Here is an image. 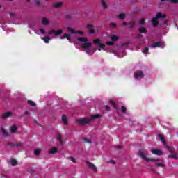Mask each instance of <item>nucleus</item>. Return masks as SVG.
Listing matches in <instances>:
<instances>
[{"mask_svg":"<svg viewBox=\"0 0 178 178\" xmlns=\"http://www.w3.org/2000/svg\"><path fill=\"white\" fill-rule=\"evenodd\" d=\"M93 44L95 45H97V48H102L103 49H104V48H105V45H108L110 47H113V45H115V42H113L112 41H107L106 44H102L101 42V39H99V38L95 39L93 40Z\"/></svg>","mask_w":178,"mask_h":178,"instance_id":"1","label":"nucleus"},{"mask_svg":"<svg viewBox=\"0 0 178 178\" xmlns=\"http://www.w3.org/2000/svg\"><path fill=\"white\" fill-rule=\"evenodd\" d=\"M165 17H166V15H162L161 13H158L156 14V16L152 19L153 27H156L158 24H159V21L158 20V19H165Z\"/></svg>","mask_w":178,"mask_h":178,"instance_id":"2","label":"nucleus"},{"mask_svg":"<svg viewBox=\"0 0 178 178\" xmlns=\"http://www.w3.org/2000/svg\"><path fill=\"white\" fill-rule=\"evenodd\" d=\"M138 156H140V158L142 159H144L147 162H151V161L152 162H158V161H159V159H149V158L145 156V154H144V152L141 150L138 151Z\"/></svg>","mask_w":178,"mask_h":178,"instance_id":"3","label":"nucleus"},{"mask_svg":"<svg viewBox=\"0 0 178 178\" xmlns=\"http://www.w3.org/2000/svg\"><path fill=\"white\" fill-rule=\"evenodd\" d=\"M63 33V29H60L58 31H55V30L52 29V30H50L48 31V34L49 35H54V34L56 35V37L60 35V34H62Z\"/></svg>","mask_w":178,"mask_h":178,"instance_id":"4","label":"nucleus"},{"mask_svg":"<svg viewBox=\"0 0 178 178\" xmlns=\"http://www.w3.org/2000/svg\"><path fill=\"white\" fill-rule=\"evenodd\" d=\"M165 148L167 151H168L169 152H170V154H172L168 155V158H172L174 159H177V154L176 152H173V150H172L169 146H165Z\"/></svg>","mask_w":178,"mask_h":178,"instance_id":"5","label":"nucleus"},{"mask_svg":"<svg viewBox=\"0 0 178 178\" xmlns=\"http://www.w3.org/2000/svg\"><path fill=\"white\" fill-rule=\"evenodd\" d=\"M86 28L88 30V33L90 34H95V26L91 24H86Z\"/></svg>","mask_w":178,"mask_h":178,"instance_id":"6","label":"nucleus"},{"mask_svg":"<svg viewBox=\"0 0 178 178\" xmlns=\"http://www.w3.org/2000/svg\"><path fill=\"white\" fill-rule=\"evenodd\" d=\"M76 122L81 126H84V124H88L90 123V120L87 118L79 119L76 120Z\"/></svg>","mask_w":178,"mask_h":178,"instance_id":"7","label":"nucleus"},{"mask_svg":"<svg viewBox=\"0 0 178 178\" xmlns=\"http://www.w3.org/2000/svg\"><path fill=\"white\" fill-rule=\"evenodd\" d=\"M7 145H9L11 148H20L22 147V143L19 142H15L14 143H7Z\"/></svg>","mask_w":178,"mask_h":178,"instance_id":"8","label":"nucleus"},{"mask_svg":"<svg viewBox=\"0 0 178 178\" xmlns=\"http://www.w3.org/2000/svg\"><path fill=\"white\" fill-rule=\"evenodd\" d=\"M67 31H70V33H72V34H80L81 35H84V32L81 31H74V29L67 27Z\"/></svg>","mask_w":178,"mask_h":178,"instance_id":"9","label":"nucleus"},{"mask_svg":"<svg viewBox=\"0 0 178 178\" xmlns=\"http://www.w3.org/2000/svg\"><path fill=\"white\" fill-rule=\"evenodd\" d=\"M86 163L88 164L89 169H91L93 172H98V169L97 168V166L94 165V163L88 161H86Z\"/></svg>","mask_w":178,"mask_h":178,"instance_id":"10","label":"nucleus"},{"mask_svg":"<svg viewBox=\"0 0 178 178\" xmlns=\"http://www.w3.org/2000/svg\"><path fill=\"white\" fill-rule=\"evenodd\" d=\"M134 78L136 79H144V74L141 71H136L134 73Z\"/></svg>","mask_w":178,"mask_h":178,"instance_id":"11","label":"nucleus"},{"mask_svg":"<svg viewBox=\"0 0 178 178\" xmlns=\"http://www.w3.org/2000/svg\"><path fill=\"white\" fill-rule=\"evenodd\" d=\"M149 47H151V48H161V47H162V42H153Z\"/></svg>","mask_w":178,"mask_h":178,"instance_id":"12","label":"nucleus"},{"mask_svg":"<svg viewBox=\"0 0 178 178\" xmlns=\"http://www.w3.org/2000/svg\"><path fill=\"white\" fill-rule=\"evenodd\" d=\"M151 152H152V154H154V155H159V156L161 155H163V152H162L159 149H152Z\"/></svg>","mask_w":178,"mask_h":178,"instance_id":"13","label":"nucleus"},{"mask_svg":"<svg viewBox=\"0 0 178 178\" xmlns=\"http://www.w3.org/2000/svg\"><path fill=\"white\" fill-rule=\"evenodd\" d=\"M92 45V43L91 42H84L82 44L81 47L84 49H88V48H90V47Z\"/></svg>","mask_w":178,"mask_h":178,"instance_id":"14","label":"nucleus"},{"mask_svg":"<svg viewBox=\"0 0 178 178\" xmlns=\"http://www.w3.org/2000/svg\"><path fill=\"white\" fill-rule=\"evenodd\" d=\"M158 137L159 138H160L161 141H162L164 146L168 147V145H166V139H165V137H163V135L161 134H159Z\"/></svg>","mask_w":178,"mask_h":178,"instance_id":"15","label":"nucleus"},{"mask_svg":"<svg viewBox=\"0 0 178 178\" xmlns=\"http://www.w3.org/2000/svg\"><path fill=\"white\" fill-rule=\"evenodd\" d=\"M57 140L59 142L60 145L63 144V139H62V134H60V133L57 134Z\"/></svg>","mask_w":178,"mask_h":178,"instance_id":"16","label":"nucleus"},{"mask_svg":"<svg viewBox=\"0 0 178 178\" xmlns=\"http://www.w3.org/2000/svg\"><path fill=\"white\" fill-rule=\"evenodd\" d=\"M58 152V147H53L49 150V154L51 155H54V154H56Z\"/></svg>","mask_w":178,"mask_h":178,"instance_id":"17","label":"nucleus"},{"mask_svg":"<svg viewBox=\"0 0 178 178\" xmlns=\"http://www.w3.org/2000/svg\"><path fill=\"white\" fill-rule=\"evenodd\" d=\"M10 116H12V113L6 112V113H3L2 118L7 119V118H10Z\"/></svg>","mask_w":178,"mask_h":178,"instance_id":"18","label":"nucleus"},{"mask_svg":"<svg viewBox=\"0 0 178 178\" xmlns=\"http://www.w3.org/2000/svg\"><path fill=\"white\" fill-rule=\"evenodd\" d=\"M65 38H66L67 40H69V41H70V40H71L70 35L68 33H65L63 35L60 36L61 40H65Z\"/></svg>","mask_w":178,"mask_h":178,"instance_id":"19","label":"nucleus"},{"mask_svg":"<svg viewBox=\"0 0 178 178\" xmlns=\"http://www.w3.org/2000/svg\"><path fill=\"white\" fill-rule=\"evenodd\" d=\"M62 5H63V2H57V3H54L53 4V8H59L62 7Z\"/></svg>","mask_w":178,"mask_h":178,"instance_id":"20","label":"nucleus"},{"mask_svg":"<svg viewBox=\"0 0 178 178\" xmlns=\"http://www.w3.org/2000/svg\"><path fill=\"white\" fill-rule=\"evenodd\" d=\"M77 40L79 41L80 42H87V41H88V38L86 37H81V38H78Z\"/></svg>","mask_w":178,"mask_h":178,"instance_id":"21","label":"nucleus"},{"mask_svg":"<svg viewBox=\"0 0 178 178\" xmlns=\"http://www.w3.org/2000/svg\"><path fill=\"white\" fill-rule=\"evenodd\" d=\"M62 122L64 123V124H68L69 120H67V118L65 115H63L62 116Z\"/></svg>","mask_w":178,"mask_h":178,"instance_id":"22","label":"nucleus"},{"mask_svg":"<svg viewBox=\"0 0 178 178\" xmlns=\"http://www.w3.org/2000/svg\"><path fill=\"white\" fill-rule=\"evenodd\" d=\"M138 31H139V33H142L143 34H147V29H145V28H144L143 26H140L138 29Z\"/></svg>","mask_w":178,"mask_h":178,"instance_id":"23","label":"nucleus"},{"mask_svg":"<svg viewBox=\"0 0 178 178\" xmlns=\"http://www.w3.org/2000/svg\"><path fill=\"white\" fill-rule=\"evenodd\" d=\"M43 41L45 44H49V41H51V38L49 36H45L42 38Z\"/></svg>","mask_w":178,"mask_h":178,"instance_id":"24","label":"nucleus"},{"mask_svg":"<svg viewBox=\"0 0 178 178\" xmlns=\"http://www.w3.org/2000/svg\"><path fill=\"white\" fill-rule=\"evenodd\" d=\"M42 23L44 26H47V24H49V20H48V19H47L46 17H44L42 20Z\"/></svg>","mask_w":178,"mask_h":178,"instance_id":"25","label":"nucleus"},{"mask_svg":"<svg viewBox=\"0 0 178 178\" xmlns=\"http://www.w3.org/2000/svg\"><path fill=\"white\" fill-rule=\"evenodd\" d=\"M83 143H85L86 144H91V143H92V140L87 138H82Z\"/></svg>","mask_w":178,"mask_h":178,"instance_id":"26","label":"nucleus"},{"mask_svg":"<svg viewBox=\"0 0 178 178\" xmlns=\"http://www.w3.org/2000/svg\"><path fill=\"white\" fill-rule=\"evenodd\" d=\"M130 29H133V27H134V26L136 25V21H131L128 23Z\"/></svg>","mask_w":178,"mask_h":178,"instance_id":"27","label":"nucleus"},{"mask_svg":"<svg viewBox=\"0 0 178 178\" xmlns=\"http://www.w3.org/2000/svg\"><path fill=\"white\" fill-rule=\"evenodd\" d=\"M111 39L112 40V41H118V40H119V37L116 35H112L111 36Z\"/></svg>","mask_w":178,"mask_h":178,"instance_id":"28","label":"nucleus"},{"mask_svg":"<svg viewBox=\"0 0 178 178\" xmlns=\"http://www.w3.org/2000/svg\"><path fill=\"white\" fill-rule=\"evenodd\" d=\"M1 133H2L3 136H4V137H8V136H9V134H8L6 130L3 128L1 129Z\"/></svg>","mask_w":178,"mask_h":178,"instance_id":"29","label":"nucleus"},{"mask_svg":"<svg viewBox=\"0 0 178 178\" xmlns=\"http://www.w3.org/2000/svg\"><path fill=\"white\" fill-rule=\"evenodd\" d=\"M118 17L120 20H124L126 18V15L124 13H121L119 15Z\"/></svg>","mask_w":178,"mask_h":178,"instance_id":"30","label":"nucleus"},{"mask_svg":"<svg viewBox=\"0 0 178 178\" xmlns=\"http://www.w3.org/2000/svg\"><path fill=\"white\" fill-rule=\"evenodd\" d=\"M16 130H17V127H16V125H13V126L10 128V131H11V133H16Z\"/></svg>","mask_w":178,"mask_h":178,"instance_id":"31","label":"nucleus"},{"mask_svg":"<svg viewBox=\"0 0 178 178\" xmlns=\"http://www.w3.org/2000/svg\"><path fill=\"white\" fill-rule=\"evenodd\" d=\"M110 104L113 106L114 109H118V106L116 105V103L113 102V100H110Z\"/></svg>","mask_w":178,"mask_h":178,"instance_id":"32","label":"nucleus"},{"mask_svg":"<svg viewBox=\"0 0 178 178\" xmlns=\"http://www.w3.org/2000/svg\"><path fill=\"white\" fill-rule=\"evenodd\" d=\"M11 165L12 166H16L17 165V161L15 159H11Z\"/></svg>","mask_w":178,"mask_h":178,"instance_id":"33","label":"nucleus"},{"mask_svg":"<svg viewBox=\"0 0 178 178\" xmlns=\"http://www.w3.org/2000/svg\"><path fill=\"white\" fill-rule=\"evenodd\" d=\"M29 105H31V106H35L37 104L33 102L32 100H28Z\"/></svg>","mask_w":178,"mask_h":178,"instance_id":"34","label":"nucleus"},{"mask_svg":"<svg viewBox=\"0 0 178 178\" xmlns=\"http://www.w3.org/2000/svg\"><path fill=\"white\" fill-rule=\"evenodd\" d=\"M102 5L104 9H106V8H108V5H106L105 0H102Z\"/></svg>","mask_w":178,"mask_h":178,"instance_id":"35","label":"nucleus"},{"mask_svg":"<svg viewBox=\"0 0 178 178\" xmlns=\"http://www.w3.org/2000/svg\"><path fill=\"white\" fill-rule=\"evenodd\" d=\"M35 155H36V156H38V155H40L41 154V149H35L34 152Z\"/></svg>","mask_w":178,"mask_h":178,"instance_id":"36","label":"nucleus"},{"mask_svg":"<svg viewBox=\"0 0 178 178\" xmlns=\"http://www.w3.org/2000/svg\"><path fill=\"white\" fill-rule=\"evenodd\" d=\"M156 165L159 168H164L165 167V164L163 163H156Z\"/></svg>","mask_w":178,"mask_h":178,"instance_id":"37","label":"nucleus"},{"mask_svg":"<svg viewBox=\"0 0 178 178\" xmlns=\"http://www.w3.org/2000/svg\"><path fill=\"white\" fill-rule=\"evenodd\" d=\"M121 111L122 112V113H126V112H127V109L126 108L125 106H122L121 107Z\"/></svg>","mask_w":178,"mask_h":178,"instance_id":"38","label":"nucleus"},{"mask_svg":"<svg viewBox=\"0 0 178 178\" xmlns=\"http://www.w3.org/2000/svg\"><path fill=\"white\" fill-rule=\"evenodd\" d=\"M68 159H70V161H71L72 162H73V163H76V159H74V157L73 156H70L68 157Z\"/></svg>","mask_w":178,"mask_h":178,"instance_id":"39","label":"nucleus"},{"mask_svg":"<svg viewBox=\"0 0 178 178\" xmlns=\"http://www.w3.org/2000/svg\"><path fill=\"white\" fill-rule=\"evenodd\" d=\"M99 118H101V115L99 114L92 115V119H99Z\"/></svg>","mask_w":178,"mask_h":178,"instance_id":"40","label":"nucleus"},{"mask_svg":"<svg viewBox=\"0 0 178 178\" xmlns=\"http://www.w3.org/2000/svg\"><path fill=\"white\" fill-rule=\"evenodd\" d=\"M110 26H111L112 29H116V24H115V23H111V24H110Z\"/></svg>","mask_w":178,"mask_h":178,"instance_id":"41","label":"nucleus"},{"mask_svg":"<svg viewBox=\"0 0 178 178\" xmlns=\"http://www.w3.org/2000/svg\"><path fill=\"white\" fill-rule=\"evenodd\" d=\"M86 52L88 54V55H92V51L88 49L86 50Z\"/></svg>","mask_w":178,"mask_h":178,"instance_id":"42","label":"nucleus"},{"mask_svg":"<svg viewBox=\"0 0 178 178\" xmlns=\"http://www.w3.org/2000/svg\"><path fill=\"white\" fill-rule=\"evenodd\" d=\"M144 23H145V19H142L140 20V22H139V24H140L141 26H143V24H144Z\"/></svg>","mask_w":178,"mask_h":178,"instance_id":"43","label":"nucleus"},{"mask_svg":"<svg viewBox=\"0 0 178 178\" xmlns=\"http://www.w3.org/2000/svg\"><path fill=\"white\" fill-rule=\"evenodd\" d=\"M149 51V49L148 47H145V49L143 50V54H147Z\"/></svg>","mask_w":178,"mask_h":178,"instance_id":"44","label":"nucleus"},{"mask_svg":"<svg viewBox=\"0 0 178 178\" xmlns=\"http://www.w3.org/2000/svg\"><path fill=\"white\" fill-rule=\"evenodd\" d=\"M105 109L107 112H109V111H111V108L108 105L105 106Z\"/></svg>","mask_w":178,"mask_h":178,"instance_id":"45","label":"nucleus"},{"mask_svg":"<svg viewBox=\"0 0 178 178\" xmlns=\"http://www.w3.org/2000/svg\"><path fill=\"white\" fill-rule=\"evenodd\" d=\"M35 5H37L38 6H40V5H41V3H40V1H38V0H35Z\"/></svg>","mask_w":178,"mask_h":178,"instance_id":"46","label":"nucleus"},{"mask_svg":"<svg viewBox=\"0 0 178 178\" xmlns=\"http://www.w3.org/2000/svg\"><path fill=\"white\" fill-rule=\"evenodd\" d=\"M129 44H130V42H124V43H122V47H127V45H129Z\"/></svg>","mask_w":178,"mask_h":178,"instance_id":"47","label":"nucleus"},{"mask_svg":"<svg viewBox=\"0 0 178 178\" xmlns=\"http://www.w3.org/2000/svg\"><path fill=\"white\" fill-rule=\"evenodd\" d=\"M108 163H112L113 165H115V163H116V161L115 160H110L108 161Z\"/></svg>","mask_w":178,"mask_h":178,"instance_id":"48","label":"nucleus"},{"mask_svg":"<svg viewBox=\"0 0 178 178\" xmlns=\"http://www.w3.org/2000/svg\"><path fill=\"white\" fill-rule=\"evenodd\" d=\"M170 2H171L172 3H177L178 0H170Z\"/></svg>","mask_w":178,"mask_h":178,"instance_id":"49","label":"nucleus"},{"mask_svg":"<svg viewBox=\"0 0 178 178\" xmlns=\"http://www.w3.org/2000/svg\"><path fill=\"white\" fill-rule=\"evenodd\" d=\"M40 31L42 34H45V30H44V29H40Z\"/></svg>","mask_w":178,"mask_h":178,"instance_id":"50","label":"nucleus"},{"mask_svg":"<svg viewBox=\"0 0 178 178\" xmlns=\"http://www.w3.org/2000/svg\"><path fill=\"white\" fill-rule=\"evenodd\" d=\"M24 115H25L26 116H27V115H30V111H26L24 113Z\"/></svg>","mask_w":178,"mask_h":178,"instance_id":"51","label":"nucleus"},{"mask_svg":"<svg viewBox=\"0 0 178 178\" xmlns=\"http://www.w3.org/2000/svg\"><path fill=\"white\" fill-rule=\"evenodd\" d=\"M66 19H71L72 18V15H67L65 16Z\"/></svg>","mask_w":178,"mask_h":178,"instance_id":"52","label":"nucleus"},{"mask_svg":"<svg viewBox=\"0 0 178 178\" xmlns=\"http://www.w3.org/2000/svg\"><path fill=\"white\" fill-rule=\"evenodd\" d=\"M162 2H170V0H161Z\"/></svg>","mask_w":178,"mask_h":178,"instance_id":"53","label":"nucleus"},{"mask_svg":"<svg viewBox=\"0 0 178 178\" xmlns=\"http://www.w3.org/2000/svg\"><path fill=\"white\" fill-rule=\"evenodd\" d=\"M168 22H169L168 20H165V22H164V24L165 25V26H168Z\"/></svg>","mask_w":178,"mask_h":178,"instance_id":"54","label":"nucleus"},{"mask_svg":"<svg viewBox=\"0 0 178 178\" xmlns=\"http://www.w3.org/2000/svg\"><path fill=\"white\" fill-rule=\"evenodd\" d=\"M116 149H122V146H116Z\"/></svg>","mask_w":178,"mask_h":178,"instance_id":"55","label":"nucleus"},{"mask_svg":"<svg viewBox=\"0 0 178 178\" xmlns=\"http://www.w3.org/2000/svg\"><path fill=\"white\" fill-rule=\"evenodd\" d=\"M10 16H11V17L15 16V13H10Z\"/></svg>","mask_w":178,"mask_h":178,"instance_id":"56","label":"nucleus"},{"mask_svg":"<svg viewBox=\"0 0 178 178\" xmlns=\"http://www.w3.org/2000/svg\"><path fill=\"white\" fill-rule=\"evenodd\" d=\"M122 26H127V22H123V23L122 24Z\"/></svg>","mask_w":178,"mask_h":178,"instance_id":"57","label":"nucleus"},{"mask_svg":"<svg viewBox=\"0 0 178 178\" xmlns=\"http://www.w3.org/2000/svg\"><path fill=\"white\" fill-rule=\"evenodd\" d=\"M27 2H30V0H27Z\"/></svg>","mask_w":178,"mask_h":178,"instance_id":"58","label":"nucleus"},{"mask_svg":"<svg viewBox=\"0 0 178 178\" xmlns=\"http://www.w3.org/2000/svg\"><path fill=\"white\" fill-rule=\"evenodd\" d=\"M98 51H101V49H98Z\"/></svg>","mask_w":178,"mask_h":178,"instance_id":"59","label":"nucleus"},{"mask_svg":"<svg viewBox=\"0 0 178 178\" xmlns=\"http://www.w3.org/2000/svg\"><path fill=\"white\" fill-rule=\"evenodd\" d=\"M9 1H12V0H9Z\"/></svg>","mask_w":178,"mask_h":178,"instance_id":"60","label":"nucleus"},{"mask_svg":"<svg viewBox=\"0 0 178 178\" xmlns=\"http://www.w3.org/2000/svg\"><path fill=\"white\" fill-rule=\"evenodd\" d=\"M0 8H1V6H0Z\"/></svg>","mask_w":178,"mask_h":178,"instance_id":"61","label":"nucleus"}]
</instances>
